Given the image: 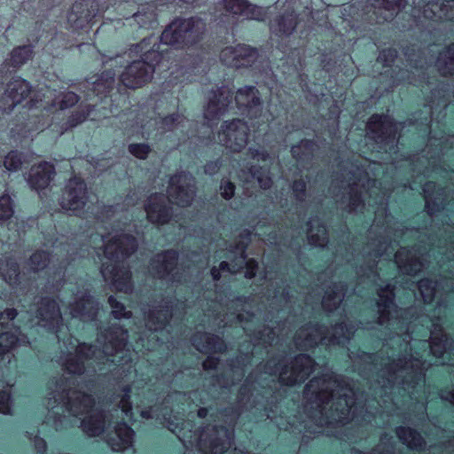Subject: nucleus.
I'll return each mask as SVG.
<instances>
[{"mask_svg":"<svg viewBox=\"0 0 454 454\" xmlns=\"http://www.w3.org/2000/svg\"><path fill=\"white\" fill-rule=\"evenodd\" d=\"M317 145L314 139L303 138L291 148L292 157L299 163H307L312 158Z\"/></svg>","mask_w":454,"mask_h":454,"instance_id":"nucleus-30","label":"nucleus"},{"mask_svg":"<svg viewBox=\"0 0 454 454\" xmlns=\"http://www.w3.org/2000/svg\"><path fill=\"white\" fill-rule=\"evenodd\" d=\"M82 432L90 437L101 435L106 429V419L103 411L85 416L81 421Z\"/></svg>","mask_w":454,"mask_h":454,"instance_id":"nucleus-27","label":"nucleus"},{"mask_svg":"<svg viewBox=\"0 0 454 454\" xmlns=\"http://www.w3.org/2000/svg\"><path fill=\"white\" fill-rule=\"evenodd\" d=\"M422 263L421 262L419 261V259L418 258H413V259H411L410 261H408L405 264H404V268L406 270V272L411 275V276H415L418 271H419V268L418 266H421Z\"/></svg>","mask_w":454,"mask_h":454,"instance_id":"nucleus-61","label":"nucleus"},{"mask_svg":"<svg viewBox=\"0 0 454 454\" xmlns=\"http://www.w3.org/2000/svg\"><path fill=\"white\" fill-rule=\"evenodd\" d=\"M366 2L373 8L372 15L371 16V24H383L387 20L386 17L380 15L381 11H387L391 15L397 13L407 4L406 0H366Z\"/></svg>","mask_w":454,"mask_h":454,"instance_id":"nucleus-25","label":"nucleus"},{"mask_svg":"<svg viewBox=\"0 0 454 454\" xmlns=\"http://www.w3.org/2000/svg\"><path fill=\"white\" fill-rule=\"evenodd\" d=\"M398 57L396 49L388 47L381 50L379 54V60L384 67H392Z\"/></svg>","mask_w":454,"mask_h":454,"instance_id":"nucleus-46","label":"nucleus"},{"mask_svg":"<svg viewBox=\"0 0 454 454\" xmlns=\"http://www.w3.org/2000/svg\"><path fill=\"white\" fill-rule=\"evenodd\" d=\"M68 403H71L72 405L79 404L86 408L92 409L96 404V401L92 395L86 392H82L80 397H77L73 401L69 399Z\"/></svg>","mask_w":454,"mask_h":454,"instance_id":"nucleus-52","label":"nucleus"},{"mask_svg":"<svg viewBox=\"0 0 454 454\" xmlns=\"http://www.w3.org/2000/svg\"><path fill=\"white\" fill-rule=\"evenodd\" d=\"M107 302L112 309V316L115 319L129 318L131 312L127 310L125 305L117 300L114 295H110L107 299Z\"/></svg>","mask_w":454,"mask_h":454,"instance_id":"nucleus-44","label":"nucleus"},{"mask_svg":"<svg viewBox=\"0 0 454 454\" xmlns=\"http://www.w3.org/2000/svg\"><path fill=\"white\" fill-rule=\"evenodd\" d=\"M201 445L205 448L207 454H224L230 444L219 436H211L205 439Z\"/></svg>","mask_w":454,"mask_h":454,"instance_id":"nucleus-40","label":"nucleus"},{"mask_svg":"<svg viewBox=\"0 0 454 454\" xmlns=\"http://www.w3.org/2000/svg\"><path fill=\"white\" fill-rule=\"evenodd\" d=\"M179 260V252L168 248L157 253L150 261L153 274L159 279L169 278L177 281L180 275L176 271Z\"/></svg>","mask_w":454,"mask_h":454,"instance_id":"nucleus-17","label":"nucleus"},{"mask_svg":"<svg viewBox=\"0 0 454 454\" xmlns=\"http://www.w3.org/2000/svg\"><path fill=\"white\" fill-rule=\"evenodd\" d=\"M395 434L409 450L419 452L425 450L426 440L417 429L411 427L398 426L395 428Z\"/></svg>","mask_w":454,"mask_h":454,"instance_id":"nucleus-24","label":"nucleus"},{"mask_svg":"<svg viewBox=\"0 0 454 454\" xmlns=\"http://www.w3.org/2000/svg\"><path fill=\"white\" fill-rule=\"evenodd\" d=\"M454 0H431L428 2V5L438 9L446 19L450 18L446 11L448 8H452Z\"/></svg>","mask_w":454,"mask_h":454,"instance_id":"nucleus-54","label":"nucleus"},{"mask_svg":"<svg viewBox=\"0 0 454 454\" xmlns=\"http://www.w3.org/2000/svg\"><path fill=\"white\" fill-rule=\"evenodd\" d=\"M113 0H76L67 12L68 28L77 33H88L103 17Z\"/></svg>","mask_w":454,"mask_h":454,"instance_id":"nucleus-6","label":"nucleus"},{"mask_svg":"<svg viewBox=\"0 0 454 454\" xmlns=\"http://www.w3.org/2000/svg\"><path fill=\"white\" fill-rule=\"evenodd\" d=\"M419 288L421 293L429 291L430 294L426 295V297H427L429 300L433 299L434 287L433 286V280L431 278H425L420 279L419 282Z\"/></svg>","mask_w":454,"mask_h":454,"instance_id":"nucleus-58","label":"nucleus"},{"mask_svg":"<svg viewBox=\"0 0 454 454\" xmlns=\"http://www.w3.org/2000/svg\"><path fill=\"white\" fill-rule=\"evenodd\" d=\"M245 277L247 279H253L255 278L259 270V263L256 259L249 258L245 262Z\"/></svg>","mask_w":454,"mask_h":454,"instance_id":"nucleus-56","label":"nucleus"},{"mask_svg":"<svg viewBox=\"0 0 454 454\" xmlns=\"http://www.w3.org/2000/svg\"><path fill=\"white\" fill-rule=\"evenodd\" d=\"M96 301L90 293H84L74 303L71 304L70 309L73 317H93L97 313L95 308Z\"/></svg>","mask_w":454,"mask_h":454,"instance_id":"nucleus-29","label":"nucleus"},{"mask_svg":"<svg viewBox=\"0 0 454 454\" xmlns=\"http://www.w3.org/2000/svg\"><path fill=\"white\" fill-rule=\"evenodd\" d=\"M137 249V241L132 234L113 237L105 247L106 257L113 263H103L101 273L111 279L117 291L129 294L133 289L132 273L122 260L130 257Z\"/></svg>","mask_w":454,"mask_h":454,"instance_id":"nucleus-3","label":"nucleus"},{"mask_svg":"<svg viewBox=\"0 0 454 454\" xmlns=\"http://www.w3.org/2000/svg\"><path fill=\"white\" fill-rule=\"evenodd\" d=\"M32 86L26 79L13 78L0 96L1 114H10L15 106L26 100L31 93Z\"/></svg>","mask_w":454,"mask_h":454,"instance_id":"nucleus-16","label":"nucleus"},{"mask_svg":"<svg viewBox=\"0 0 454 454\" xmlns=\"http://www.w3.org/2000/svg\"><path fill=\"white\" fill-rule=\"evenodd\" d=\"M323 231V234H324V238L321 239L320 235L319 234H309L308 235V240H309V243L312 246H318L319 245V242L321 240L323 241H325L327 240V237H326V233H327V230H326V226L325 223H321L318 224V231Z\"/></svg>","mask_w":454,"mask_h":454,"instance_id":"nucleus-57","label":"nucleus"},{"mask_svg":"<svg viewBox=\"0 0 454 454\" xmlns=\"http://www.w3.org/2000/svg\"><path fill=\"white\" fill-rule=\"evenodd\" d=\"M173 317L172 307L166 301L160 309H150L145 313V319L148 324L164 328L168 326Z\"/></svg>","mask_w":454,"mask_h":454,"instance_id":"nucleus-28","label":"nucleus"},{"mask_svg":"<svg viewBox=\"0 0 454 454\" xmlns=\"http://www.w3.org/2000/svg\"><path fill=\"white\" fill-rule=\"evenodd\" d=\"M259 58V50L247 43L225 46L219 53L222 64L234 69L254 70Z\"/></svg>","mask_w":454,"mask_h":454,"instance_id":"nucleus-10","label":"nucleus"},{"mask_svg":"<svg viewBox=\"0 0 454 454\" xmlns=\"http://www.w3.org/2000/svg\"><path fill=\"white\" fill-rule=\"evenodd\" d=\"M179 3L184 4V7L188 9H195L215 4L214 0H178ZM220 9H223L225 12L218 13V6L214 4V7H209L208 19L207 14L205 17L192 16L188 19L176 18L172 20L162 31L160 36V43H154L155 49L157 45L164 44L171 46L175 49H193L201 43L207 28V22L214 23L215 28L220 35H216V43L211 49L213 51H217L220 47L227 44L235 25L233 17L230 14L236 16H243L247 20H254L257 21H264L267 18V9L251 4L247 0H221L218 3ZM164 51H168L165 49ZM168 58H166L165 64L168 66L172 51Z\"/></svg>","mask_w":454,"mask_h":454,"instance_id":"nucleus-2","label":"nucleus"},{"mask_svg":"<svg viewBox=\"0 0 454 454\" xmlns=\"http://www.w3.org/2000/svg\"><path fill=\"white\" fill-rule=\"evenodd\" d=\"M414 360L419 361V359L414 358ZM420 364L413 365V372L411 375V380L407 382L410 386L415 387L416 385L424 382L426 379V372L422 367V362L419 360Z\"/></svg>","mask_w":454,"mask_h":454,"instance_id":"nucleus-50","label":"nucleus"},{"mask_svg":"<svg viewBox=\"0 0 454 454\" xmlns=\"http://www.w3.org/2000/svg\"><path fill=\"white\" fill-rule=\"evenodd\" d=\"M23 162L24 154L18 150H11L8 152L3 160L4 167L9 172H17L20 170Z\"/></svg>","mask_w":454,"mask_h":454,"instance_id":"nucleus-42","label":"nucleus"},{"mask_svg":"<svg viewBox=\"0 0 454 454\" xmlns=\"http://www.w3.org/2000/svg\"><path fill=\"white\" fill-rule=\"evenodd\" d=\"M51 262V253L47 250L38 249L29 257L28 262L34 272L45 270Z\"/></svg>","mask_w":454,"mask_h":454,"instance_id":"nucleus-39","label":"nucleus"},{"mask_svg":"<svg viewBox=\"0 0 454 454\" xmlns=\"http://www.w3.org/2000/svg\"><path fill=\"white\" fill-rule=\"evenodd\" d=\"M19 344V336L13 332L0 333V360H3Z\"/></svg>","mask_w":454,"mask_h":454,"instance_id":"nucleus-38","label":"nucleus"},{"mask_svg":"<svg viewBox=\"0 0 454 454\" xmlns=\"http://www.w3.org/2000/svg\"><path fill=\"white\" fill-rule=\"evenodd\" d=\"M126 333L127 331L117 324L106 327L100 333V336L108 340L106 347L111 349L112 356H117L124 350L128 343L124 336Z\"/></svg>","mask_w":454,"mask_h":454,"instance_id":"nucleus-23","label":"nucleus"},{"mask_svg":"<svg viewBox=\"0 0 454 454\" xmlns=\"http://www.w3.org/2000/svg\"><path fill=\"white\" fill-rule=\"evenodd\" d=\"M239 239L230 245L229 251L232 254H239L241 259L245 260L251 239V231L249 230H244L239 234Z\"/></svg>","mask_w":454,"mask_h":454,"instance_id":"nucleus-41","label":"nucleus"},{"mask_svg":"<svg viewBox=\"0 0 454 454\" xmlns=\"http://www.w3.org/2000/svg\"><path fill=\"white\" fill-rule=\"evenodd\" d=\"M117 63L118 57L110 59L111 67L102 71L88 88L85 93L87 99L96 100V105L105 104L109 107L119 106V104H115L117 94L114 93L115 76L119 70L113 67V66L114 65L116 67Z\"/></svg>","mask_w":454,"mask_h":454,"instance_id":"nucleus-8","label":"nucleus"},{"mask_svg":"<svg viewBox=\"0 0 454 454\" xmlns=\"http://www.w3.org/2000/svg\"><path fill=\"white\" fill-rule=\"evenodd\" d=\"M35 317L50 333H57L62 325L63 317L59 301L51 296H42L35 303Z\"/></svg>","mask_w":454,"mask_h":454,"instance_id":"nucleus-13","label":"nucleus"},{"mask_svg":"<svg viewBox=\"0 0 454 454\" xmlns=\"http://www.w3.org/2000/svg\"><path fill=\"white\" fill-rule=\"evenodd\" d=\"M281 359L273 366H270V361L265 364L266 369L270 375L279 374V382L282 385L293 387L296 384L305 382L312 373L315 366L314 358L307 353H300L292 357L290 366L282 364Z\"/></svg>","mask_w":454,"mask_h":454,"instance_id":"nucleus-7","label":"nucleus"},{"mask_svg":"<svg viewBox=\"0 0 454 454\" xmlns=\"http://www.w3.org/2000/svg\"><path fill=\"white\" fill-rule=\"evenodd\" d=\"M114 431L115 435L108 434L106 438L112 451L123 452L133 446L136 433L123 418L115 421Z\"/></svg>","mask_w":454,"mask_h":454,"instance_id":"nucleus-21","label":"nucleus"},{"mask_svg":"<svg viewBox=\"0 0 454 454\" xmlns=\"http://www.w3.org/2000/svg\"><path fill=\"white\" fill-rule=\"evenodd\" d=\"M179 3L184 4V7L188 9H195L215 4L214 0H178ZM220 9H223L225 12L218 13V6L214 4V7H209L208 19L207 14L205 17L192 16L188 19L176 18L172 20L162 31L160 36V43H154L155 49L157 45L164 44L171 46L175 49H193L201 43L207 28V22L214 23L215 28L220 35H216V43L211 49L213 51H217L220 47L227 44L235 25L233 17L230 14L236 16H243L247 20H254L257 21H264L267 18V9L251 4L247 0H221L218 3ZM164 51H168L165 49ZM168 58H166L165 64L168 66L172 51Z\"/></svg>","mask_w":454,"mask_h":454,"instance_id":"nucleus-1","label":"nucleus"},{"mask_svg":"<svg viewBox=\"0 0 454 454\" xmlns=\"http://www.w3.org/2000/svg\"><path fill=\"white\" fill-rule=\"evenodd\" d=\"M129 153L138 160H146L152 152V147L146 143H132L128 145Z\"/></svg>","mask_w":454,"mask_h":454,"instance_id":"nucleus-45","label":"nucleus"},{"mask_svg":"<svg viewBox=\"0 0 454 454\" xmlns=\"http://www.w3.org/2000/svg\"><path fill=\"white\" fill-rule=\"evenodd\" d=\"M219 189L222 198L225 200H231L235 195L236 185L230 179L223 178L220 183Z\"/></svg>","mask_w":454,"mask_h":454,"instance_id":"nucleus-49","label":"nucleus"},{"mask_svg":"<svg viewBox=\"0 0 454 454\" xmlns=\"http://www.w3.org/2000/svg\"><path fill=\"white\" fill-rule=\"evenodd\" d=\"M87 185L79 176H74L65 188L62 207L74 215L83 210L87 200Z\"/></svg>","mask_w":454,"mask_h":454,"instance_id":"nucleus-18","label":"nucleus"},{"mask_svg":"<svg viewBox=\"0 0 454 454\" xmlns=\"http://www.w3.org/2000/svg\"><path fill=\"white\" fill-rule=\"evenodd\" d=\"M14 207L13 199L8 193L2 194L0 196V220L11 219L14 214Z\"/></svg>","mask_w":454,"mask_h":454,"instance_id":"nucleus-43","label":"nucleus"},{"mask_svg":"<svg viewBox=\"0 0 454 454\" xmlns=\"http://www.w3.org/2000/svg\"><path fill=\"white\" fill-rule=\"evenodd\" d=\"M169 53V51H160V45H157V49L153 45L142 54L141 59L131 62L124 68L119 78L121 85L131 90L142 88L151 82L157 67H169L165 64Z\"/></svg>","mask_w":454,"mask_h":454,"instance_id":"nucleus-4","label":"nucleus"},{"mask_svg":"<svg viewBox=\"0 0 454 454\" xmlns=\"http://www.w3.org/2000/svg\"><path fill=\"white\" fill-rule=\"evenodd\" d=\"M0 413L4 415L12 414V396L6 390H0Z\"/></svg>","mask_w":454,"mask_h":454,"instance_id":"nucleus-48","label":"nucleus"},{"mask_svg":"<svg viewBox=\"0 0 454 454\" xmlns=\"http://www.w3.org/2000/svg\"><path fill=\"white\" fill-rule=\"evenodd\" d=\"M291 189L296 200H304L307 195V182L302 177L294 180Z\"/></svg>","mask_w":454,"mask_h":454,"instance_id":"nucleus-47","label":"nucleus"},{"mask_svg":"<svg viewBox=\"0 0 454 454\" xmlns=\"http://www.w3.org/2000/svg\"><path fill=\"white\" fill-rule=\"evenodd\" d=\"M92 346L88 343H82L75 350L74 356L68 357L66 361V370L70 374L81 376L85 372V360L89 359L90 355L84 349L90 350Z\"/></svg>","mask_w":454,"mask_h":454,"instance_id":"nucleus-26","label":"nucleus"},{"mask_svg":"<svg viewBox=\"0 0 454 454\" xmlns=\"http://www.w3.org/2000/svg\"><path fill=\"white\" fill-rule=\"evenodd\" d=\"M247 156L257 161L265 162L268 160L270 155L267 150L262 147H249L247 153Z\"/></svg>","mask_w":454,"mask_h":454,"instance_id":"nucleus-53","label":"nucleus"},{"mask_svg":"<svg viewBox=\"0 0 454 454\" xmlns=\"http://www.w3.org/2000/svg\"><path fill=\"white\" fill-rule=\"evenodd\" d=\"M239 110L250 120L258 119L262 113V101L258 90L253 85H246L238 90L235 98Z\"/></svg>","mask_w":454,"mask_h":454,"instance_id":"nucleus-19","label":"nucleus"},{"mask_svg":"<svg viewBox=\"0 0 454 454\" xmlns=\"http://www.w3.org/2000/svg\"><path fill=\"white\" fill-rule=\"evenodd\" d=\"M394 290V286L387 284L385 286L380 287V292L378 293L380 301L377 304L380 309V316L383 319H388L390 315L389 309L396 307Z\"/></svg>","mask_w":454,"mask_h":454,"instance_id":"nucleus-33","label":"nucleus"},{"mask_svg":"<svg viewBox=\"0 0 454 454\" xmlns=\"http://www.w3.org/2000/svg\"><path fill=\"white\" fill-rule=\"evenodd\" d=\"M54 176V165L51 162L43 160L31 167L27 181L32 190L40 192L50 185Z\"/></svg>","mask_w":454,"mask_h":454,"instance_id":"nucleus-22","label":"nucleus"},{"mask_svg":"<svg viewBox=\"0 0 454 454\" xmlns=\"http://www.w3.org/2000/svg\"><path fill=\"white\" fill-rule=\"evenodd\" d=\"M169 195L177 206L186 207L192 205L194 192L188 185L176 184L171 188Z\"/></svg>","mask_w":454,"mask_h":454,"instance_id":"nucleus-37","label":"nucleus"},{"mask_svg":"<svg viewBox=\"0 0 454 454\" xmlns=\"http://www.w3.org/2000/svg\"><path fill=\"white\" fill-rule=\"evenodd\" d=\"M222 166L223 160L221 158L207 160L203 167L204 173L207 176H213L220 170Z\"/></svg>","mask_w":454,"mask_h":454,"instance_id":"nucleus-55","label":"nucleus"},{"mask_svg":"<svg viewBox=\"0 0 454 454\" xmlns=\"http://www.w3.org/2000/svg\"><path fill=\"white\" fill-rule=\"evenodd\" d=\"M233 93L223 87L212 90L208 103L204 110V118L209 121H217L223 115L232 102Z\"/></svg>","mask_w":454,"mask_h":454,"instance_id":"nucleus-20","label":"nucleus"},{"mask_svg":"<svg viewBox=\"0 0 454 454\" xmlns=\"http://www.w3.org/2000/svg\"><path fill=\"white\" fill-rule=\"evenodd\" d=\"M249 135L250 129L247 121L239 118L223 121L218 133L223 146L232 153H240L245 149Z\"/></svg>","mask_w":454,"mask_h":454,"instance_id":"nucleus-11","label":"nucleus"},{"mask_svg":"<svg viewBox=\"0 0 454 454\" xmlns=\"http://www.w3.org/2000/svg\"><path fill=\"white\" fill-rule=\"evenodd\" d=\"M92 111V106L87 105L84 108L75 110L71 113L70 115L60 124L59 134L62 135L65 132L77 127L78 125L84 122Z\"/></svg>","mask_w":454,"mask_h":454,"instance_id":"nucleus-34","label":"nucleus"},{"mask_svg":"<svg viewBox=\"0 0 454 454\" xmlns=\"http://www.w3.org/2000/svg\"><path fill=\"white\" fill-rule=\"evenodd\" d=\"M34 447L38 454L47 453L48 444L46 441L39 435H35L34 438Z\"/></svg>","mask_w":454,"mask_h":454,"instance_id":"nucleus-62","label":"nucleus"},{"mask_svg":"<svg viewBox=\"0 0 454 454\" xmlns=\"http://www.w3.org/2000/svg\"><path fill=\"white\" fill-rule=\"evenodd\" d=\"M133 18L138 27L143 29H153L159 24L156 11L150 7L142 8L133 15Z\"/></svg>","mask_w":454,"mask_h":454,"instance_id":"nucleus-36","label":"nucleus"},{"mask_svg":"<svg viewBox=\"0 0 454 454\" xmlns=\"http://www.w3.org/2000/svg\"><path fill=\"white\" fill-rule=\"evenodd\" d=\"M349 205L352 209H355L357 207L364 205V200L361 192L351 188V192L349 194Z\"/></svg>","mask_w":454,"mask_h":454,"instance_id":"nucleus-60","label":"nucleus"},{"mask_svg":"<svg viewBox=\"0 0 454 454\" xmlns=\"http://www.w3.org/2000/svg\"><path fill=\"white\" fill-rule=\"evenodd\" d=\"M335 329L340 330L342 333V336L346 340H349L355 332V328L352 325H348L344 322L337 323L335 325Z\"/></svg>","mask_w":454,"mask_h":454,"instance_id":"nucleus-59","label":"nucleus"},{"mask_svg":"<svg viewBox=\"0 0 454 454\" xmlns=\"http://www.w3.org/2000/svg\"><path fill=\"white\" fill-rule=\"evenodd\" d=\"M435 65L442 76H454V42L440 52Z\"/></svg>","mask_w":454,"mask_h":454,"instance_id":"nucleus-31","label":"nucleus"},{"mask_svg":"<svg viewBox=\"0 0 454 454\" xmlns=\"http://www.w3.org/2000/svg\"><path fill=\"white\" fill-rule=\"evenodd\" d=\"M194 348L200 353L209 354L202 363L205 371L215 370L220 364V357L212 354H223L227 350L224 339L215 333L198 332L192 337Z\"/></svg>","mask_w":454,"mask_h":454,"instance_id":"nucleus-9","label":"nucleus"},{"mask_svg":"<svg viewBox=\"0 0 454 454\" xmlns=\"http://www.w3.org/2000/svg\"><path fill=\"white\" fill-rule=\"evenodd\" d=\"M278 0L277 4L281 3ZM286 9L278 15L271 25L273 34L280 40L288 38L301 21L300 15L307 17V27L313 24L315 11L312 0H283Z\"/></svg>","mask_w":454,"mask_h":454,"instance_id":"nucleus-5","label":"nucleus"},{"mask_svg":"<svg viewBox=\"0 0 454 454\" xmlns=\"http://www.w3.org/2000/svg\"><path fill=\"white\" fill-rule=\"evenodd\" d=\"M59 97H61L60 99L56 97L55 90H47L44 93L39 91L34 98L27 102L28 110L35 108L47 113H55L58 110L71 108L80 100V96L71 90L61 93Z\"/></svg>","mask_w":454,"mask_h":454,"instance_id":"nucleus-12","label":"nucleus"},{"mask_svg":"<svg viewBox=\"0 0 454 454\" xmlns=\"http://www.w3.org/2000/svg\"><path fill=\"white\" fill-rule=\"evenodd\" d=\"M34 45L33 44H25L14 47L11 52L10 57L7 59L8 64L14 67L20 68L27 61L31 60L34 58Z\"/></svg>","mask_w":454,"mask_h":454,"instance_id":"nucleus-32","label":"nucleus"},{"mask_svg":"<svg viewBox=\"0 0 454 454\" xmlns=\"http://www.w3.org/2000/svg\"><path fill=\"white\" fill-rule=\"evenodd\" d=\"M121 411L126 415H131L133 411V405L131 402V396L121 395Z\"/></svg>","mask_w":454,"mask_h":454,"instance_id":"nucleus-63","label":"nucleus"},{"mask_svg":"<svg viewBox=\"0 0 454 454\" xmlns=\"http://www.w3.org/2000/svg\"><path fill=\"white\" fill-rule=\"evenodd\" d=\"M366 129L376 142L384 145L393 144L398 135L397 122L385 114H372L368 119Z\"/></svg>","mask_w":454,"mask_h":454,"instance_id":"nucleus-15","label":"nucleus"},{"mask_svg":"<svg viewBox=\"0 0 454 454\" xmlns=\"http://www.w3.org/2000/svg\"><path fill=\"white\" fill-rule=\"evenodd\" d=\"M0 270L3 279L9 286H18L20 284V268L15 260L7 259Z\"/></svg>","mask_w":454,"mask_h":454,"instance_id":"nucleus-35","label":"nucleus"},{"mask_svg":"<svg viewBox=\"0 0 454 454\" xmlns=\"http://www.w3.org/2000/svg\"><path fill=\"white\" fill-rule=\"evenodd\" d=\"M146 220L154 226L160 227L168 224L174 219L173 207L168 203L163 193L150 194L144 203Z\"/></svg>","mask_w":454,"mask_h":454,"instance_id":"nucleus-14","label":"nucleus"},{"mask_svg":"<svg viewBox=\"0 0 454 454\" xmlns=\"http://www.w3.org/2000/svg\"><path fill=\"white\" fill-rule=\"evenodd\" d=\"M249 173L251 174L253 178L257 180L258 178L262 177L263 176L268 174L269 170L262 166L252 165L249 168Z\"/></svg>","mask_w":454,"mask_h":454,"instance_id":"nucleus-64","label":"nucleus"},{"mask_svg":"<svg viewBox=\"0 0 454 454\" xmlns=\"http://www.w3.org/2000/svg\"><path fill=\"white\" fill-rule=\"evenodd\" d=\"M183 119V115L178 112L168 114L160 119V124L168 129L176 127Z\"/></svg>","mask_w":454,"mask_h":454,"instance_id":"nucleus-51","label":"nucleus"}]
</instances>
